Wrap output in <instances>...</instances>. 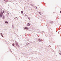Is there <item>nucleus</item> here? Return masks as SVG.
Returning <instances> with one entry per match:
<instances>
[{
  "instance_id": "obj_1",
  "label": "nucleus",
  "mask_w": 61,
  "mask_h": 61,
  "mask_svg": "<svg viewBox=\"0 0 61 61\" xmlns=\"http://www.w3.org/2000/svg\"><path fill=\"white\" fill-rule=\"evenodd\" d=\"M1 17L3 16V12L2 11L0 14V16Z\"/></svg>"
},
{
  "instance_id": "obj_2",
  "label": "nucleus",
  "mask_w": 61,
  "mask_h": 61,
  "mask_svg": "<svg viewBox=\"0 0 61 61\" xmlns=\"http://www.w3.org/2000/svg\"><path fill=\"white\" fill-rule=\"evenodd\" d=\"M28 26H30V24H29V23H28L27 25Z\"/></svg>"
},
{
  "instance_id": "obj_3",
  "label": "nucleus",
  "mask_w": 61,
  "mask_h": 61,
  "mask_svg": "<svg viewBox=\"0 0 61 61\" xmlns=\"http://www.w3.org/2000/svg\"><path fill=\"white\" fill-rule=\"evenodd\" d=\"M24 28L25 29H27V30H28V28L27 27H25Z\"/></svg>"
},
{
  "instance_id": "obj_4",
  "label": "nucleus",
  "mask_w": 61,
  "mask_h": 61,
  "mask_svg": "<svg viewBox=\"0 0 61 61\" xmlns=\"http://www.w3.org/2000/svg\"><path fill=\"white\" fill-rule=\"evenodd\" d=\"M16 46H19V45H18V44L17 43H16Z\"/></svg>"
},
{
  "instance_id": "obj_5",
  "label": "nucleus",
  "mask_w": 61,
  "mask_h": 61,
  "mask_svg": "<svg viewBox=\"0 0 61 61\" xmlns=\"http://www.w3.org/2000/svg\"><path fill=\"white\" fill-rule=\"evenodd\" d=\"M0 34H1L2 36L3 37H4V36H3V35H2V33H1Z\"/></svg>"
},
{
  "instance_id": "obj_6",
  "label": "nucleus",
  "mask_w": 61,
  "mask_h": 61,
  "mask_svg": "<svg viewBox=\"0 0 61 61\" xmlns=\"http://www.w3.org/2000/svg\"><path fill=\"white\" fill-rule=\"evenodd\" d=\"M5 23H6V24H8V22H7V21H5Z\"/></svg>"
},
{
  "instance_id": "obj_7",
  "label": "nucleus",
  "mask_w": 61,
  "mask_h": 61,
  "mask_svg": "<svg viewBox=\"0 0 61 61\" xmlns=\"http://www.w3.org/2000/svg\"><path fill=\"white\" fill-rule=\"evenodd\" d=\"M3 19H5V17L4 16H3Z\"/></svg>"
},
{
  "instance_id": "obj_8",
  "label": "nucleus",
  "mask_w": 61,
  "mask_h": 61,
  "mask_svg": "<svg viewBox=\"0 0 61 61\" xmlns=\"http://www.w3.org/2000/svg\"><path fill=\"white\" fill-rule=\"evenodd\" d=\"M12 46H15V44L13 43V44H12Z\"/></svg>"
},
{
  "instance_id": "obj_9",
  "label": "nucleus",
  "mask_w": 61,
  "mask_h": 61,
  "mask_svg": "<svg viewBox=\"0 0 61 61\" xmlns=\"http://www.w3.org/2000/svg\"><path fill=\"white\" fill-rule=\"evenodd\" d=\"M21 14H22V13H23V11H21Z\"/></svg>"
},
{
  "instance_id": "obj_10",
  "label": "nucleus",
  "mask_w": 61,
  "mask_h": 61,
  "mask_svg": "<svg viewBox=\"0 0 61 61\" xmlns=\"http://www.w3.org/2000/svg\"><path fill=\"white\" fill-rule=\"evenodd\" d=\"M3 13H4V12H5V11H3Z\"/></svg>"
},
{
  "instance_id": "obj_11",
  "label": "nucleus",
  "mask_w": 61,
  "mask_h": 61,
  "mask_svg": "<svg viewBox=\"0 0 61 61\" xmlns=\"http://www.w3.org/2000/svg\"><path fill=\"white\" fill-rule=\"evenodd\" d=\"M39 41H41V40H39Z\"/></svg>"
},
{
  "instance_id": "obj_12",
  "label": "nucleus",
  "mask_w": 61,
  "mask_h": 61,
  "mask_svg": "<svg viewBox=\"0 0 61 61\" xmlns=\"http://www.w3.org/2000/svg\"><path fill=\"white\" fill-rule=\"evenodd\" d=\"M60 13H61V11L60 12Z\"/></svg>"
},
{
  "instance_id": "obj_13",
  "label": "nucleus",
  "mask_w": 61,
  "mask_h": 61,
  "mask_svg": "<svg viewBox=\"0 0 61 61\" xmlns=\"http://www.w3.org/2000/svg\"><path fill=\"white\" fill-rule=\"evenodd\" d=\"M29 20H30V18H29Z\"/></svg>"
}]
</instances>
